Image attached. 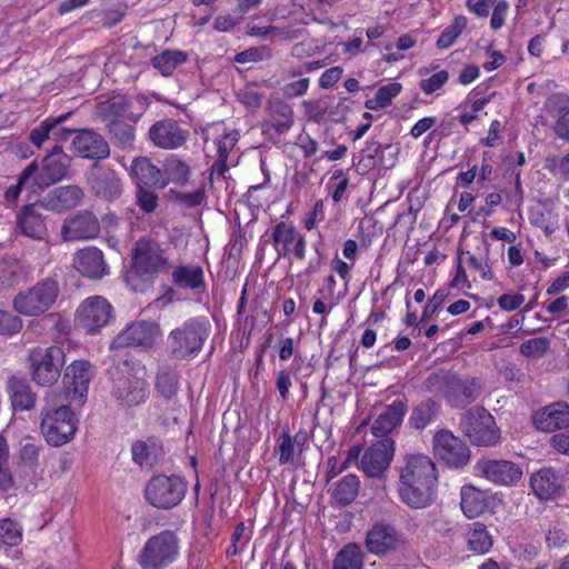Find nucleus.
Listing matches in <instances>:
<instances>
[{
	"mask_svg": "<svg viewBox=\"0 0 569 569\" xmlns=\"http://www.w3.org/2000/svg\"><path fill=\"white\" fill-rule=\"evenodd\" d=\"M131 173L137 180V187L164 189L167 181L161 169L147 157H138L131 163Z\"/></svg>",
	"mask_w": 569,
	"mask_h": 569,
	"instance_id": "29",
	"label": "nucleus"
},
{
	"mask_svg": "<svg viewBox=\"0 0 569 569\" xmlns=\"http://www.w3.org/2000/svg\"><path fill=\"white\" fill-rule=\"evenodd\" d=\"M271 239L278 258H288L293 254L302 260L306 257V238L299 233L292 223L279 222L274 226Z\"/></svg>",
	"mask_w": 569,
	"mask_h": 569,
	"instance_id": "15",
	"label": "nucleus"
},
{
	"mask_svg": "<svg viewBox=\"0 0 569 569\" xmlns=\"http://www.w3.org/2000/svg\"><path fill=\"white\" fill-rule=\"evenodd\" d=\"M37 171V161L30 162L18 176L14 184H11L4 192L3 198L7 207H16L19 197L24 188L32 186V174Z\"/></svg>",
	"mask_w": 569,
	"mask_h": 569,
	"instance_id": "43",
	"label": "nucleus"
},
{
	"mask_svg": "<svg viewBox=\"0 0 569 569\" xmlns=\"http://www.w3.org/2000/svg\"><path fill=\"white\" fill-rule=\"evenodd\" d=\"M550 341L545 337H537L523 341L520 347V353L527 358H540L549 349Z\"/></svg>",
	"mask_w": 569,
	"mask_h": 569,
	"instance_id": "52",
	"label": "nucleus"
},
{
	"mask_svg": "<svg viewBox=\"0 0 569 569\" xmlns=\"http://www.w3.org/2000/svg\"><path fill=\"white\" fill-rule=\"evenodd\" d=\"M440 406L433 399H427L412 409L409 423L417 430L426 428L438 416Z\"/></svg>",
	"mask_w": 569,
	"mask_h": 569,
	"instance_id": "39",
	"label": "nucleus"
},
{
	"mask_svg": "<svg viewBox=\"0 0 569 569\" xmlns=\"http://www.w3.org/2000/svg\"><path fill=\"white\" fill-rule=\"evenodd\" d=\"M448 297V292L445 289H439L435 292L430 301L425 307V310L421 316V322L431 318L438 309L441 307L446 298Z\"/></svg>",
	"mask_w": 569,
	"mask_h": 569,
	"instance_id": "62",
	"label": "nucleus"
},
{
	"mask_svg": "<svg viewBox=\"0 0 569 569\" xmlns=\"http://www.w3.org/2000/svg\"><path fill=\"white\" fill-rule=\"evenodd\" d=\"M132 460L141 468L151 469L163 457V449L156 442L137 440L131 446Z\"/></svg>",
	"mask_w": 569,
	"mask_h": 569,
	"instance_id": "33",
	"label": "nucleus"
},
{
	"mask_svg": "<svg viewBox=\"0 0 569 569\" xmlns=\"http://www.w3.org/2000/svg\"><path fill=\"white\" fill-rule=\"evenodd\" d=\"M108 131L114 144L122 149H131L134 143V128L120 120H112Z\"/></svg>",
	"mask_w": 569,
	"mask_h": 569,
	"instance_id": "47",
	"label": "nucleus"
},
{
	"mask_svg": "<svg viewBox=\"0 0 569 569\" xmlns=\"http://www.w3.org/2000/svg\"><path fill=\"white\" fill-rule=\"evenodd\" d=\"M492 9L493 11L490 20V26L493 30H498L505 23L509 4L506 0H498L496 4L492 7Z\"/></svg>",
	"mask_w": 569,
	"mask_h": 569,
	"instance_id": "63",
	"label": "nucleus"
},
{
	"mask_svg": "<svg viewBox=\"0 0 569 569\" xmlns=\"http://www.w3.org/2000/svg\"><path fill=\"white\" fill-rule=\"evenodd\" d=\"M210 335V325L192 318L171 330L167 338L170 356L174 360H190L199 355Z\"/></svg>",
	"mask_w": 569,
	"mask_h": 569,
	"instance_id": "2",
	"label": "nucleus"
},
{
	"mask_svg": "<svg viewBox=\"0 0 569 569\" xmlns=\"http://www.w3.org/2000/svg\"><path fill=\"white\" fill-rule=\"evenodd\" d=\"M239 140V132L233 130L226 133L222 138L217 141L218 158L228 159L230 151L234 148Z\"/></svg>",
	"mask_w": 569,
	"mask_h": 569,
	"instance_id": "61",
	"label": "nucleus"
},
{
	"mask_svg": "<svg viewBox=\"0 0 569 569\" xmlns=\"http://www.w3.org/2000/svg\"><path fill=\"white\" fill-rule=\"evenodd\" d=\"M188 136V131L183 130L173 119L154 122L148 132L150 141L156 147L166 150L180 148L186 143Z\"/></svg>",
	"mask_w": 569,
	"mask_h": 569,
	"instance_id": "22",
	"label": "nucleus"
},
{
	"mask_svg": "<svg viewBox=\"0 0 569 569\" xmlns=\"http://www.w3.org/2000/svg\"><path fill=\"white\" fill-rule=\"evenodd\" d=\"M112 316V306L100 296L86 299L77 310V319L88 333H96Z\"/></svg>",
	"mask_w": 569,
	"mask_h": 569,
	"instance_id": "14",
	"label": "nucleus"
},
{
	"mask_svg": "<svg viewBox=\"0 0 569 569\" xmlns=\"http://www.w3.org/2000/svg\"><path fill=\"white\" fill-rule=\"evenodd\" d=\"M132 266L140 276L154 274L168 269V260L157 241L150 238H141L132 248Z\"/></svg>",
	"mask_w": 569,
	"mask_h": 569,
	"instance_id": "12",
	"label": "nucleus"
},
{
	"mask_svg": "<svg viewBox=\"0 0 569 569\" xmlns=\"http://www.w3.org/2000/svg\"><path fill=\"white\" fill-rule=\"evenodd\" d=\"M308 87H309V79L303 78V79L287 83L282 90H283V94L287 98L293 99V98L303 96L307 92Z\"/></svg>",
	"mask_w": 569,
	"mask_h": 569,
	"instance_id": "64",
	"label": "nucleus"
},
{
	"mask_svg": "<svg viewBox=\"0 0 569 569\" xmlns=\"http://www.w3.org/2000/svg\"><path fill=\"white\" fill-rule=\"evenodd\" d=\"M432 450L439 461L455 469L467 466L471 457V451L466 442L448 429H441L435 433Z\"/></svg>",
	"mask_w": 569,
	"mask_h": 569,
	"instance_id": "10",
	"label": "nucleus"
},
{
	"mask_svg": "<svg viewBox=\"0 0 569 569\" xmlns=\"http://www.w3.org/2000/svg\"><path fill=\"white\" fill-rule=\"evenodd\" d=\"M136 199L139 208L146 213L153 212L158 207V196L148 187H137Z\"/></svg>",
	"mask_w": 569,
	"mask_h": 569,
	"instance_id": "54",
	"label": "nucleus"
},
{
	"mask_svg": "<svg viewBox=\"0 0 569 569\" xmlns=\"http://www.w3.org/2000/svg\"><path fill=\"white\" fill-rule=\"evenodd\" d=\"M160 333L159 326L153 321H136L126 327L111 342L110 348L130 346L151 347Z\"/></svg>",
	"mask_w": 569,
	"mask_h": 569,
	"instance_id": "17",
	"label": "nucleus"
},
{
	"mask_svg": "<svg viewBox=\"0 0 569 569\" xmlns=\"http://www.w3.org/2000/svg\"><path fill=\"white\" fill-rule=\"evenodd\" d=\"M305 435L300 432H298L293 438L288 431L282 432L281 441L278 447L280 465H286L293 460L295 445L299 443L300 440H305Z\"/></svg>",
	"mask_w": 569,
	"mask_h": 569,
	"instance_id": "51",
	"label": "nucleus"
},
{
	"mask_svg": "<svg viewBox=\"0 0 569 569\" xmlns=\"http://www.w3.org/2000/svg\"><path fill=\"white\" fill-rule=\"evenodd\" d=\"M449 78V73L446 70H441L437 73H433L431 77L427 79H422L419 83L420 89L426 94H431L438 89H440Z\"/></svg>",
	"mask_w": 569,
	"mask_h": 569,
	"instance_id": "58",
	"label": "nucleus"
},
{
	"mask_svg": "<svg viewBox=\"0 0 569 569\" xmlns=\"http://www.w3.org/2000/svg\"><path fill=\"white\" fill-rule=\"evenodd\" d=\"M459 428L476 446L490 447L497 445L500 440V430L495 418L482 407L467 410L461 416Z\"/></svg>",
	"mask_w": 569,
	"mask_h": 569,
	"instance_id": "5",
	"label": "nucleus"
},
{
	"mask_svg": "<svg viewBox=\"0 0 569 569\" xmlns=\"http://www.w3.org/2000/svg\"><path fill=\"white\" fill-rule=\"evenodd\" d=\"M453 375V372L443 369L431 372L422 382L423 391L441 396L446 399Z\"/></svg>",
	"mask_w": 569,
	"mask_h": 569,
	"instance_id": "44",
	"label": "nucleus"
},
{
	"mask_svg": "<svg viewBox=\"0 0 569 569\" xmlns=\"http://www.w3.org/2000/svg\"><path fill=\"white\" fill-rule=\"evenodd\" d=\"M467 543L469 550L483 555L491 549L493 539L483 523L473 522L467 533Z\"/></svg>",
	"mask_w": 569,
	"mask_h": 569,
	"instance_id": "41",
	"label": "nucleus"
},
{
	"mask_svg": "<svg viewBox=\"0 0 569 569\" xmlns=\"http://www.w3.org/2000/svg\"><path fill=\"white\" fill-rule=\"evenodd\" d=\"M162 172L167 186L169 182L184 186L190 177V167L181 159L170 157L166 160Z\"/></svg>",
	"mask_w": 569,
	"mask_h": 569,
	"instance_id": "45",
	"label": "nucleus"
},
{
	"mask_svg": "<svg viewBox=\"0 0 569 569\" xmlns=\"http://www.w3.org/2000/svg\"><path fill=\"white\" fill-rule=\"evenodd\" d=\"M179 555V539L176 532L163 530L150 537L138 556L142 569H163Z\"/></svg>",
	"mask_w": 569,
	"mask_h": 569,
	"instance_id": "6",
	"label": "nucleus"
},
{
	"mask_svg": "<svg viewBox=\"0 0 569 569\" xmlns=\"http://www.w3.org/2000/svg\"><path fill=\"white\" fill-rule=\"evenodd\" d=\"M21 329L22 321L18 316L0 310V335H13Z\"/></svg>",
	"mask_w": 569,
	"mask_h": 569,
	"instance_id": "57",
	"label": "nucleus"
},
{
	"mask_svg": "<svg viewBox=\"0 0 569 569\" xmlns=\"http://www.w3.org/2000/svg\"><path fill=\"white\" fill-rule=\"evenodd\" d=\"M437 482V468L428 456H407L400 468L399 497L409 507L426 508L435 500Z\"/></svg>",
	"mask_w": 569,
	"mask_h": 569,
	"instance_id": "1",
	"label": "nucleus"
},
{
	"mask_svg": "<svg viewBox=\"0 0 569 569\" xmlns=\"http://www.w3.org/2000/svg\"><path fill=\"white\" fill-rule=\"evenodd\" d=\"M187 492V483L179 476L158 475L152 477L144 489L147 501L158 509L178 506Z\"/></svg>",
	"mask_w": 569,
	"mask_h": 569,
	"instance_id": "8",
	"label": "nucleus"
},
{
	"mask_svg": "<svg viewBox=\"0 0 569 569\" xmlns=\"http://www.w3.org/2000/svg\"><path fill=\"white\" fill-rule=\"evenodd\" d=\"M37 206H24L18 214L17 224L24 236L42 240L47 237L48 231L42 214L36 209Z\"/></svg>",
	"mask_w": 569,
	"mask_h": 569,
	"instance_id": "31",
	"label": "nucleus"
},
{
	"mask_svg": "<svg viewBox=\"0 0 569 569\" xmlns=\"http://www.w3.org/2000/svg\"><path fill=\"white\" fill-rule=\"evenodd\" d=\"M393 453L395 446L390 438L377 441L363 452L361 470L370 478H380L389 468Z\"/></svg>",
	"mask_w": 569,
	"mask_h": 569,
	"instance_id": "18",
	"label": "nucleus"
},
{
	"mask_svg": "<svg viewBox=\"0 0 569 569\" xmlns=\"http://www.w3.org/2000/svg\"><path fill=\"white\" fill-rule=\"evenodd\" d=\"M467 27V19L463 16H458L453 19L452 23L448 26L437 39L436 46L439 49L449 48L461 32Z\"/></svg>",
	"mask_w": 569,
	"mask_h": 569,
	"instance_id": "50",
	"label": "nucleus"
},
{
	"mask_svg": "<svg viewBox=\"0 0 569 569\" xmlns=\"http://www.w3.org/2000/svg\"><path fill=\"white\" fill-rule=\"evenodd\" d=\"M403 543L402 536L390 523L379 521L373 523L366 535L367 550L378 557L397 551Z\"/></svg>",
	"mask_w": 569,
	"mask_h": 569,
	"instance_id": "13",
	"label": "nucleus"
},
{
	"mask_svg": "<svg viewBox=\"0 0 569 569\" xmlns=\"http://www.w3.org/2000/svg\"><path fill=\"white\" fill-rule=\"evenodd\" d=\"M42 447L34 442L27 441L20 449V459L22 463L34 471L39 465V455Z\"/></svg>",
	"mask_w": 569,
	"mask_h": 569,
	"instance_id": "55",
	"label": "nucleus"
},
{
	"mask_svg": "<svg viewBox=\"0 0 569 569\" xmlns=\"http://www.w3.org/2000/svg\"><path fill=\"white\" fill-rule=\"evenodd\" d=\"M360 480L358 476L350 473L339 480L332 490L331 498L340 507L350 505L358 496Z\"/></svg>",
	"mask_w": 569,
	"mask_h": 569,
	"instance_id": "38",
	"label": "nucleus"
},
{
	"mask_svg": "<svg viewBox=\"0 0 569 569\" xmlns=\"http://www.w3.org/2000/svg\"><path fill=\"white\" fill-rule=\"evenodd\" d=\"M107 103L112 113L126 117L132 121H137L146 109V99L143 97H113Z\"/></svg>",
	"mask_w": 569,
	"mask_h": 569,
	"instance_id": "35",
	"label": "nucleus"
},
{
	"mask_svg": "<svg viewBox=\"0 0 569 569\" xmlns=\"http://www.w3.org/2000/svg\"><path fill=\"white\" fill-rule=\"evenodd\" d=\"M176 201L184 208H194L200 206L204 200V190L199 188L193 192L171 191Z\"/></svg>",
	"mask_w": 569,
	"mask_h": 569,
	"instance_id": "56",
	"label": "nucleus"
},
{
	"mask_svg": "<svg viewBox=\"0 0 569 569\" xmlns=\"http://www.w3.org/2000/svg\"><path fill=\"white\" fill-rule=\"evenodd\" d=\"M401 89L402 87L399 82H391L380 87L376 93V97L380 102L381 108L390 106L393 98H396L401 92Z\"/></svg>",
	"mask_w": 569,
	"mask_h": 569,
	"instance_id": "59",
	"label": "nucleus"
},
{
	"mask_svg": "<svg viewBox=\"0 0 569 569\" xmlns=\"http://www.w3.org/2000/svg\"><path fill=\"white\" fill-rule=\"evenodd\" d=\"M69 116L70 112H67L59 117L47 118L30 131L29 139L37 148H40L46 140L51 139V131H53L58 124L64 122Z\"/></svg>",
	"mask_w": 569,
	"mask_h": 569,
	"instance_id": "48",
	"label": "nucleus"
},
{
	"mask_svg": "<svg viewBox=\"0 0 569 569\" xmlns=\"http://www.w3.org/2000/svg\"><path fill=\"white\" fill-rule=\"evenodd\" d=\"M74 150L86 159L102 160L110 156L106 139L92 130H83L73 139Z\"/></svg>",
	"mask_w": 569,
	"mask_h": 569,
	"instance_id": "25",
	"label": "nucleus"
},
{
	"mask_svg": "<svg viewBox=\"0 0 569 569\" xmlns=\"http://www.w3.org/2000/svg\"><path fill=\"white\" fill-rule=\"evenodd\" d=\"M188 59L186 52L180 50H164L151 59V64L162 76H171L178 66L183 64Z\"/></svg>",
	"mask_w": 569,
	"mask_h": 569,
	"instance_id": "42",
	"label": "nucleus"
},
{
	"mask_svg": "<svg viewBox=\"0 0 569 569\" xmlns=\"http://www.w3.org/2000/svg\"><path fill=\"white\" fill-rule=\"evenodd\" d=\"M363 552L358 543L346 545L333 559V569H362Z\"/></svg>",
	"mask_w": 569,
	"mask_h": 569,
	"instance_id": "40",
	"label": "nucleus"
},
{
	"mask_svg": "<svg viewBox=\"0 0 569 569\" xmlns=\"http://www.w3.org/2000/svg\"><path fill=\"white\" fill-rule=\"evenodd\" d=\"M569 542V535L561 528L553 527L546 535L547 547L561 549Z\"/></svg>",
	"mask_w": 569,
	"mask_h": 569,
	"instance_id": "60",
	"label": "nucleus"
},
{
	"mask_svg": "<svg viewBox=\"0 0 569 569\" xmlns=\"http://www.w3.org/2000/svg\"><path fill=\"white\" fill-rule=\"evenodd\" d=\"M538 429L547 432L569 427V403L559 401L538 411L533 418Z\"/></svg>",
	"mask_w": 569,
	"mask_h": 569,
	"instance_id": "28",
	"label": "nucleus"
},
{
	"mask_svg": "<svg viewBox=\"0 0 569 569\" xmlns=\"http://www.w3.org/2000/svg\"><path fill=\"white\" fill-rule=\"evenodd\" d=\"M144 376L143 368L131 367L128 362H124L113 373L112 396L120 405L127 407L144 402L149 395V385Z\"/></svg>",
	"mask_w": 569,
	"mask_h": 569,
	"instance_id": "3",
	"label": "nucleus"
},
{
	"mask_svg": "<svg viewBox=\"0 0 569 569\" xmlns=\"http://www.w3.org/2000/svg\"><path fill=\"white\" fill-rule=\"evenodd\" d=\"M71 158L63 152L61 146L56 144L42 159L41 166L37 162V171L32 174V187L48 188L69 176Z\"/></svg>",
	"mask_w": 569,
	"mask_h": 569,
	"instance_id": "11",
	"label": "nucleus"
},
{
	"mask_svg": "<svg viewBox=\"0 0 569 569\" xmlns=\"http://www.w3.org/2000/svg\"><path fill=\"white\" fill-rule=\"evenodd\" d=\"M22 274V267L17 260H0V292L16 286Z\"/></svg>",
	"mask_w": 569,
	"mask_h": 569,
	"instance_id": "49",
	"label": "nucleus"
},
{
	"mask_svg": "<svg viewBox=\"0 0 569 569\" xmlns=\"http://www.w3.org/2000/svg\"><path fill=\"white\" fill-rule=\"evenodd\" d=\"M74 268L84 277L101 279L107 273L103 253L96 247L78 250L73 259Z\"/></svg>",
	"mask_w": 569,
	"mask_h": 569,
	"instance_id": "27",
	"label": "nucleus"
},
{
	"mask_svg": "<svg viewBox=\"0 0 569 569\" xmlns=\"http://www.w3.org/2000/svg\"><path fill=\"white\" fill-rule=\"evenodd\" d=\"M179 376L169 367L159 369L156 379V389L158 393L167 400L172 399L178 391Z\"/></svg>",
	"mask_w": 569,
	"mask_h": 569,
	"instance_id": "46",
	"label": "nucleus"
},
{
	"mask_svg": "<svg viewBox=\"0 0 569 569\" xmlns=\"http://www.w3.org/2000/svg\"><path fill=\"white\" fill-rule=\"evenodd\" d=\"M407 411V405L403 400L397 399L387 407L385 412L380 413L373 421L371 431L376 437L386 438L402 421Z\"/></svg>",
	"mask_w": 569,
	"mask_h": 569,
	"instance_id": "30",
	"label": "nucleus"
},
{
	"mask_svg": "<svg viewBox=\"0 0 569 569\" xmlns=\"http://www.w3.org/2000/svg\"><path fill=\"white\" fill-rule=\"evenodd\" d=\"M84 198V191L77 184L61 186L49 191L39 206L56 212L78 207Z\"/></svg>",
	"mask_w": 569,
	"mask_h": 569,
	"instance_id": "23",
	"label": "nucleus"
},
{
	"mask_svg": "<svg viewBox=\"0 0 569 569\" xmlns=\"http://www.w3.org/2000/svg\"><path fill=\"white\" fill-rule=\"evenodd\" d=\"M9 393L11 403L14 410H30L36 402V395L32 392L30 385L19 378H11L9 380Z\"/></svg>",
	"mask_w": 569,
	"mask_h": 569,
	"instance_id": "37",
	"label": "nucleus"
},
{
	"mask_svg": "<svg viewBox=\"0 0 569 569\" xmlns=\"http://www.w3.org/2000/svg\"><path fill=\"white\" fill-rule=\"evenodd\" d=\"M89 183L92 193L106 201H114L123 192V183L118 172L97 163L92 166Z\"/></svg>",
	"mask_w": 569,
	"mask_h": 569,
	"instance_id": "19",
	"label": "nucleus"
},
{
	"mask_svg": "<svg viewBox=\"0 0 569 569\" xmlns=\"http://www.w3.org/2000/svg\"><path fill=\"white\" fill-rule=\"evenodd\" d=\"M530 486L535 495L541 500L555 498L561 488L560 481L552 469H540L531 476Z\"/></svg>",
	"mask_w": 569,
	"mask_h": 569,
	"instance_id": "32",
	"label": "nucleus"
},
{
	"mask_svg": "<svg viewBox=\"0 0 569 569\" xmlns=\"http://www.w3.org/2000/svg\"><path fill=\"white\" fill-rule=\"evenodd\" d=\"M481 392V383L476 378H460L453 375L446 400L453 407H466L473 402Z\"/></svg>",
	"mask_w": 569,
	"mask_h": 569,
	"instance_id": "26",
	"label": "nucleus"
},
{
	"mask_svg": "<svg viewBox=\"0 0 569 569\" xmlns=\"http://www.w3.org/2000/svg\"><path fill=\"white\" fill-rule=\"evenodd\" d=\"M41 433L52 447L68 443L74 437L78 419L69 406H60L41 412Z\"/></svg>",
	"mask_w": 569,
	"mask_h": 569,
	"instance_id": "7",
	"label": "nucleus"
},
{
	"mask_svg": "<svg viewBox=\"0 0 569 569\" xmlns=\"http://www.w3.org/2000/svg\"><path fill=\"white\" fill-rule=\"evenodd\" d=\"M32 379L40 386L56 383L64 365V352L58 346L34 348L29 353Z\"/></svg>",
	"mask_w": 569,
	"mask_h": 569,
	"instance_id": "9",
	"label": "nucleus"
},
{
	"mask_svg": "<svg viewBox=\"0 0 569 569\" xmlns=\"http://www.w3.org/2000/svg\"><path fill=\"white\" fill-rule=\"evenodd\" d=\"M172 281L183 289L204 290L203 270L200 266L183 264L172 272Z\"/></svg>",
	"mask_w": 569,
	"mask_h": 569,
	"instance_id": "36",
	"label": "nucleus"
},
{
	"mask_svg": "<svg viewBox=\"0 0 569 569\" xmlns=\"http://www.w3.org/2000/svg\"><path fill=\"white\" fill-rule=\"evenodd\" d=\"M460 496L461 510L469 519L480 516L488 507L485 492L471 485L463 486Z\"/></svg>",
	"mask_w": 569,
	"mask_h": 569,
	"instance_id": "34",
	"label": "nucleus"
},
{
	"mask_svg": "<svg viewBox=\"0 0 569 569\" xmlns=\"http://www.w3.org/2000/svg\"><path fill=\"white\" fill-rule=\"evenodd\" d=\"M100 232V222L90 210H80L68 216L61 227L63 241L89 240Z\"/></svg>",
	"mask_w": 569,
	"mask_h": 569,
	"instance_id": "16",
	"label": "nucleus"
},
{
	"mask_svg": "<svg viewBox=\"0 0 569 569\" xmlns=\"http://www.w3.org/2000/svg\"><path fill=\"white\" fill-rule=\"evenodd\" d=\"M92 377V366L86 360H76L66 368L64 382L68 397L79 406L84 402Z\"/></svg>",
	"mask_w": 569,
	"mask_h": 569,
	"instance_id": "20",
	"label": "nucleus"
},
{
	"mask_svg": "<svg viewBox=\"0 0 569 569\" xmlns=\"http://www.w3.org/2000/svg\"><path fill=\"white\" fill-rule=\"evenodd\" d=\"M60 284L53 278H44L13 299L14 309L24 316L37 317L48 311L57 301Z\"/></svg>",
	"mask_w": 569,
	"mask_h": 569,
	"instance_id": "4",
	"label": "nucleus"
},
{
	"mask_svg": "<svg viewBox=\"0 0 569 569\" xmlns=\"http://www.w3.org/2000/svg\"><path fill=\"white\" fill-rule=\"evenodd\" d=\"M269 118L262 122L264 133L284 134L293 126V110L290 104L276 98L269 101Z\"/></svg>",
	"mask_w": 569,
	"mask_h": 569,
	"instance_id": "24",
	"label": "nucleus"
},
{
	"mask_svg": "<svg viewBox=\"0 0 569 569\" xmlns=\"http://www.w3.org/2000/svg\"><path fill=\"white\" fill-rule=\"evenodd\" d=\"M0 538L9 546H17L21 541V530L11 519L0 520Z\"/></svg>",
	"mask_w": 569,
	"mask_h": 569,
	"instance_id": "53",
	"label": "nucleus"
},
{
	"mask_svg": "<svg viewBox=\"0 0 569 569\" xmlns=\"http://www.w3.org/2000/svg\"><path fill=\"white\" fill-rule=\"evenodd\" d=\"M476 470L489 481L502 486L513 485L522 477L521 468L508 460L481 459Z\"/></svg>",
	"mask_w": 569,
	"mask_h": 569,
	"instance_id": "21",
	"label": "nucleus"
}]
</instances>
